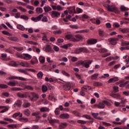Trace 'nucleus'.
Listing matches in <instances>:
<instances>
[{
	"instance_id": "36",
	"label": "nucleus",
	"mask_w": 129,
	"mask_h": 129,
	"mask_svg": "<svg viewBox=\"0 0 129 129\" xmlns=\"http://www.w3.org/2000/svg\"><path fill=\"white\" fill-rule=\"evenodd\" d=\"M82 90H90L91 89V87L89 86H84L82 88Z\"/></svg>"
},
{
	"instance_id": "64",
	"label": "nucleus",
	"mask_w": 129,
	"mask_h": 129,
	"mask_svg": "<svg viewBox=\"0 0 129 129\" xmlns=\"http://www.w3.org/2000/svg\"><path fill=\"white\" fill-rule=\"evenodd\" d=\"M100 52L101 53H106V52H107V50L105 48H102L100 49Z\"/></svg>"
},
{
	"instance_id": "46",
	"label": "nucleus",
	"mask_w": 129,
	"mask_h": 129,
	"mask_svg": "<svg viewBox=\"0 0 129 129\" xmlns=\"http://www.w3.org/2000/svg\"><path fill=\"white\" fill-rule=\"evenodd\" d=\"M44 11L46 13H47L48 12H50V11H51V7L47 6V7H44Z\"/></svg>"
},
{
	"instance_id": "20",
	"label": "nucleus",
	"mask_w": 129,
	"mask_h": 129,
	"mask_svg": "<svg viewBox=\"0 0 129 129\" xmlns=\"http://www.w3.org/2000/svg\"><path fill=\"white\" fill-rule=\"evenodd\" d=\"M51 16L52 18H58V17H60V13L56 11H52L51 12Z\"/></svg>"
},
{
	"instance_id": "63",
	"label": "nucleus",
	"mask_w": 129,
	"mask_h": 129,
	"mask_svg": "<svg viewBox=\"0 0 129 129\" xmlns=\"http://www.w3.org/2000/svg\"><path fill=\"white\" fill-rule=\"evenodd\" d=\"M23 105L24 107H29V106H31V104L29 103H25Z\"/></svg>"
},
{
	"instance_id": "8",
	"label": "nucleus",
	"mask_w": 129,
	"mask_h": 129,
	"mask_svg": "<svg viewBox=\"0 0 129 129\" xmlns=\"http://www.w3.org/2000/svg\"><path fill=\"white\" fill-rule=\"evenodd\" d=\"M68 12L70 15H72L73 14H76V11H75V7L73 6L72 7L68 8Z\"/></svg>"
},
{
	"instance_id": "47",
	"label": "nucleus",
	"mask_w": 129,
	"mask_h": 129,
	"mask_svg": "<svg viewBox=\"0 0 129 129\" xmlns=\"http://www.w3.org/2000/svg\"><path fill=\"white\" fill-rule=\"evenodd\" d=\"M61 73L63 74V75H64V76H67V77H70V75L65 71H62Z\"/></svg>"
},
{
	"instance_id": "18",
	"label": "nucleus",
	"mask_w": 129,
	"mask_h": 129,
	"mask_svg": "<svg viewBox=\"0 0 129 129\" xmlns=\"http://www.w3.org/2000/svg\"><path fill=\"white\" fill-rule=\"evenodd\" d=\"M118 80H119L118 77H115L114 78H112L110 79L108 81V83H112V82H115L116 81H118Z\"/></svg>"
},
{
	"instance_id": "55",
	"label": "nucleus",
	"mask_w": 129,
	"mask_h": 129,
	"mask_svg": "<svg viewBox=\"0 0 129 129\" xmlns=\"http://www.w3.org/2000/svg\"><path fill=\"white\" fill-rule=\"evenodd\" d=\"M3 34H4V35H7V36H12V34H10V32L6 31H2Z\"/></svg>"
},
{
	"instance_id": "32",
	"label": "nucleus",
	"mask_w": 129,
	"mask_h": 129,
	"mask_svg": "<svg viewBox=\"0 0 129 129\" xmlns=\"http://www.w3.org/2000/svg\"><path fill=\"white\" fill-rule=\"evenodd\" d=\"M90 21L92 22V23H93L94 24H95V23L97 24V25H99L100 24V20H95V19H91Z\"/></svg>"
},
{
	"instance_id": "21",
	"label": "nucleus",
	"mask_w": 129,
	"mask_h": 129,
	"mask_svg": "<svg viewBox=\"0 0 129 129\" xmlns=\"http://www.w3.org/2000/svg\"><path fill=\"white\" fill-rule=\"evenodd\" d=\"M0 109H3L0 112L1 113H4L9 110V108L5 106H0Z\"/></svg>"
},
{
	"instance_id": "10",
	"label": "nucleus",
	"mask_w": 129,
	"mask_h": 129,
	"mask_svg": "<svg viewBox=\"0 0 129 129\" xmlns=\"http://www.w3.org/2000/svg\"><path fill=\"white\" fill-rule=\"evenodd\" d=\"M66 40H71L73 42L76 41V40L75 39V38H74V36L72 34H68L66 36Z\"/></svg>"
},
{
	"instance_id": "44",
	"label": "nucleus",
	"mask_w": 129,
	"mask_h": 129,
	"mask_svg": "<svg viewBox=\"0 0 129 129\" xmlns=\"http://www.w3.org/2000/svg\"><path fill=\"white\" fill-rule=\"evenodd\" d=\"M84 19H89V17L88 16H87L86 14H84L82 16V18H80V20H82V21H84Z\"/></svg>"
},
{
	"instance_id": "23",
	"label": "nucleus",
	"mask_w": 129,
	"mask_h": 129,
	"mask_svg": "<svg viewBox=\"0 0 129 129\" xmlns=\"http://www.w3.org/2000/svg\"><path fill=\"white\" fill-rule=\"evenodd\" d=\"M69 47H72V44L69 43V44H64L60 46V47H61L62 49H68Z\"/></svg>"
},
{
	"instance_id": "6",
	"label": "nucleus",
	"mask_w": 129,
	"mask_h": 129,
	"mask_svg": "<svg viewBox=\"0 0 129 129\" xmlns=\"http://www.w3.org/2000/svg\"><path fill=\"white\" fill-rule=\"evenodd\" d=\"M43 17H44V14H41L36 18L32 17L31 18V20L33 22H39V21H41V19H42V18H43Z\"/></svg>"
},
{
	"instance_id": "51",
	"label": "nucleus",
	"mask_w": 129,
	"mask_h": 129,
	"mask_svg": "<svg viewBox=\"0 0 129 129\" xmlns=\"http://www.w3.org/2000/svg\"><path fill=\"white\" fill-rule=\"evenodd\" d=\"M42 90L43 92H46L47 90H48V88L47 87V86L43 85L42 87Z\"/></svg>"
},
{
	"instance_id": "59",
	"label": "nucleus",
	"mask_w": 129,
	"mask_h": 129,
	"mask_svg": "<svg viewBox=\"0 0 129 129\" xmlns=\"http://www.w3.org/2000/svg\"><path fill=\"white\" fill-rule=\"evenodd\" d=\"M17 95L19 97H20L21 98H24V97H25V95L21 93H18L17 94Z\"/></svg>"
},
{
	"instance_id": "30",
	"label": "nucleus",
	"mask_w": 129,
	"mask_h": 129,
	"mask_svg": "<svg viewBox=\"0 0 129 129\" xmlns=\"http://www.w3.org/2000/svg\"><path fill=\"white\" fill-rule=\"evenodd\" d=\"M41 112H46L47 111H49V108L47 107H42L40 109Z\"/></svg>"
},
{
	"instance_id": "7",
	"label": "nucleus",
	"mask_w": 129,
	"mask_h": 129,
	"mask_svg": "<svg viewBox=\"0 0 129 129\" xmlns=\"http://www.w3.org/2000/svg\"><path fill=\"white\" fill-rule=\"evenodd\" d=\"M48 120L49 123H50V124H51V125H54V123H58V122H59V120L51 119L50 116L48 117Z\"/></svg>"
},
{
	"instance_id": "31",
	"label": "nucleus",
	"mask_w": 129,
	"mask_h": 129,
	"mask_svg": "<svg viewBox=\"0 0 129 129\" xmlns=\"http://www.w3.org/2000/svg\"><path fill=\"white\" fill-rule=\"evenodd\" d=\"M120 9L122 12H126V11H128L129 9L124 7V6H121Z\"/></svg>"
},
{
	"instance_id": "28",
	"label": "nucleus",
	"mask_w": 129,
	"mask_h": 129,
	"mask_svg": "<svg viewBox=\"0 0 129 129\" xmlns=\"http://www.w3.org/2000/svg\"><path fill=\"white\" fill-rule=\"evenodd\" d=\"M75 41L74 42H78V41H80V40H82L83 39V37L81 36V35H77L76 36Z\"/></svg>"
},
{
	"instance_id": "53",
	"label": "nucleus",
	"mask_w": 129,
	"mask_h": 129,
	"mask_svg": "<svg viewBox=\"0 0 129 129\" xmlns=\"http://www.w3.org/2000/svg\"><path fill=\"white\" fill-rule=\"evenodd\" d=\"M15 18H16V19H19V18H21V13H17L16 14H15V15H14Z\"/></svg>"
},
{
	"instance_id": "56",
	"label": "nucleus",
	"mask_w": 129,
	"mask_h": 129,
	"mask_svg": "<svg viewBox=\"0 0 129 129\" xmlns=\"http://www.w3.org/2000/svg\"><path fill=\"white\" fill-rule=\"evenodd\" d=\"M53 50H54L55 52H59V48L58 46L56 45H53Z\"/></svg>"
},
{
	"instance_id": "1",
	"label": "nucleus",
	"mask_w": 129,
	"mask_h": 129,
	"mask_svg": "<svg viewBox=\"0 0 129 129\" xmlns=\"http://www.w3.org/2000/svg\"><path fill=\"white\" fill-rule=\"evenodd\" d=\"M16 55L17 57H19V58H21V59H23L24 60H31L32 59V55L30 54H29V53H23V55L17 53H16Z\"/></svg>"
},
{
	"instance_id": "9",
	"label": "nucleus",
	"mask_w": 129,
	"mask_h": 129,
	"mask_svg": "<svg viewBox=\"0 0 129 129\" xmlns=\"http://www.w3.org/2000/svg\"><path fill=\"white\" fill-rule=\"evenodd\" d=\"M22 106V102L20 100L16 101L14 104V107L16 109H19Z\"/></svg>"
},
{
	"instance_id": "50",
	"label": "nucleus",
	"mask_w": 129,
	"mask_h": 129,
	"mask_svg": "<svg viewBox=\"0 0 129 129\" xmlns=\"http://www.w3.org/2000/svg\"><path fill=\"white\" fill-rule=\"evenodd\" d=\"M21 19H23V20H25L26 21H28L29 20V17L26 15H21L20 16Z\"/></svg>"
},
{
	"instance_id": "45",
	"label": "nucleus",
	"mask_w": 129,
	"mask_h": 129,
	"mask_svg": "<svg viewBox=\"0 0 129 129\" xmlns=\"http://www.w3.org/2000/svg\"><path fill=\"white\" fill-rule=\"evenodd\" d=\"M99 35L100 36V37H104V35H105V33L104 32L101 30H99Z\"/></svg>"
},
{
	"instance_id": "5",
	"label": "nucleus",
	"mask_w": 129,
	"mask_h": 129,
	"mask_svg": "<svg viewBox=\"0 0 129 129\" xmlns=\"http://www.w3.org/2000/svg\"><path fill=\"white\" fill-rule=\"evenodd\" d=\"M92 63V61L91 60H85L83 62H82V65L84 67H85V68H88L89 67V65Z\"/></svg>"
},
{
	"instance_id": "34",
	"label": "nucleus",
	"mask_w": 129,
	"mask_h": 129,
	"mask_svg": "<svg viewBox=\"0 0 129 129\" xmlns=\"http://www.w3.org/2000/svg\"><path fill=\"white\" fill-rule=\"evenodd\" d=\"M39 61L40 62V63H45V57L42 56V55H40L39 56Z\"/></svg>"
},
{
	"instance_id": "58",
	"label": "nucleus",
	"mask_w": 129,
	"mask_h": 129,
	"mask_svg": "<svg viewBox=\"0 0 129 129\" xmlns=\"http://www.w3.org/2000/svg\"><path fill=\"white\" fill-rule=\"evenodd\" d=\"M63 33V30H56L53 31V34H62Z\"/></svg>"
},
{
	"instance_id": "48",
	"label": "nucleus",
	"mask_w": 129,
	"mask_h": 129,
	"mask_svg": "<svg viewBox=\"0 0 129 129\" xmlns=\"http://www.w3.org/2000/svg\"><path fill=\"white\" fill-rule=\"evenodd\" d=\"M43 73L40 72L37 74V77L39 79H42V78L43 77Z\"/></svg>"
},
{
	"instance_id": "35",
	"label": "nucleus",
	"mask_w": 129,
	"mask_h": 129,
	"mask_svg": "<svg viewBox=\"0 0 129 129\" xmlns=\"http://www.w3.org/2000/svg\"><path fill=\"white\" fill-rule=\"evenodd\" d=\"M84 50V48H81L80 49H77L75 50L76 54H80V53H81V52H83V50Z\"/></svg>"
},
{
	"instance_id": "52",
	"label": "nucleus",
	"mask_w": 129,
	"mask_h": 129,
	"mask_svg": "<svg viewBox=\"0 0 129 129\" xmlns=\"http://www.w3.org/2000/svg\"><path fill=\"white\" fill-rule=\"evenodd\" d=\"M76 11H77L76 14H80V13L83 12V10H82V9H81L79 8H77Z\"/></svg>"
},
{
	"instance_id": "19",
	"label": "nucleus",
	"mask_w": 129,
	"mask_h": 129,
	"mask_svg": "<svg viewBox=\"0 0 129 129\" xmlns=\"http://www.w3.org/2000/svg\"><path fill=\"white\" fill-rule=\"evenodd\" d=\"M87 43L88 45H93V44H96L97 43V40L94 39H90L88 40Z\"/></svg>"
},
{
	"instance_id": "26",
	"label": "nucleus",
	"mask_w": 129,
	"mask_h": 129,
	"mask_svg": "<svg viewBox=\"0 0 129 129\" xmlns=\"http://www.w3.org/2000/svg\"><path fill=\"white\" fill-rule=\"evenodd\" d=\"M104 107H105V104H104V102H103V101L99 103L98 108L102 109L104 108Z\"/></svg>"
},
{
	"instance_id": "57",
	"label": "nucleus",
	"mask_w": 129,
	"mask_h": 129,
	"mask_svg": "<svg viewBox=\"0 0 129 129\" xmlns=\"http://www.w3.org/2000/svg\"><path fill=\"white\" fill-rule=\"evenodd\" d=\"M78 123H81V124H85L86 123V121L82 120H78Z\"/></svg>"
},
{
	"instance_id": "24",
	"label": "nucleus",
	"mask_w": 129,
	"mask_h": 129,
	"mask_svg": "<svg viewBox=\"0 0 129 129\" xmlns=\"http://www.w3.org/2000/svg\"><path fill=\"white\" fill-rule=\"evenodd\" d=\"M119 31L121 33L126 34L127 33H129V28L120 29Z\"/></svg>"
},
{
	"instance_id": "42",
	"label": "nucleus",
	"mask_w": 129,
	"mask_h": 129,
	"mask_svg": "<svg viewBox=\"0 0 129 129\" xmlns=\"http://www.w3.org/2000/svg\"><path fill=\"white\" fill-rule=\"evenodd\" d=\"M9 65L10 66H17V65H18V63L16 61H11L9 63Z\"/></svg>"
},
{
	"instance_id": "4",
	"label": "nucleus",
	"mask_w": 129,
	"mask_h": 129,
	"mask_svg": "<svg viewBox=\"0 0 129 129\" xmlns=\"http://www.w3.org/2000/svg\"><path fill=\"white\" fill-rule=\"evenodd\" d=\"M126 102V100L123 99L120 102L115 101L114 104L115 106H116L117 107H121V106H125V105L123 104Z\"/></svg>"
},
{
	"instance_id": "25",
	"label": "nucleus",
	"mask_w": 129,
	"mask_h": 129,
	"mask_svg": "<svg viewBox=\"0 0 129 129\" xmlns=\"http://www.w3.org/2000/svg\"><path fill=\"white\" fill-rule=\"evenodd\" d=\"M8 39L10 41H13V42H19V39L16 37H10Z\"/></svg>"
},
{
	"instance_id": "62",
	"label": "nucleus",
	"mask_w": 129,
	"mask_h": 129,
	"mask_svg": "<svg viewBox=\"0 0 129 129\" xmlns=\"http://www.w3.org/2000/svg\"><path fill=\"white\" fill-rule=\"evenodd\" d=\"M13 101V99L11 98H9L6 100V103H10V102H12Z\"/></svg>"
},
{
	"instance_id": "37",
	"label": "nucleus",
	"mask_w": 129,
	"mask_h": 129,
	"mask_svg": "<svg viewBox=\"0 0 129 129\" xmlns=\"http://www.w3.org/2000/svg\"><path fill=\"white\" fill-rule=\"evenodd\" d=\"M39 114H40L39 112H36L35 113H33L32 114V116H36V118H40L41 117L39 116Z\"/></svg>"
},
{
	"instance_id": "38",
	"label": "nucleus",
	"mask_w": 129,
	"mask_h": 129,
	"mask_svg": "<svg viewBox=\"0 0 129 129\" xmlns=\"http://www.w3.org/2000/svg\"><path fill=\"white\" fill-rule=\"evenodd\" d=\"M97 77H98V74H95L91 76V79L92 80H95L97 79Z\"/></svg>"
},
{
	"instance_id": "2",
	"label": "nucleus",
	"mask_w": 129,
	"mask_h": 129,
	"mask_svg": "<svg viewBox=\"0 0 129 129\" xmlns=\"http://www.w3.org/2000/svg\"><path fill=\"white\" fill-rule=\"evenodd\" d=\"M103 7L106 8L109 12H113V13H118V9L115 6H110L109 5L104 4Z\"/></svg>"
},
{
	"instance_id": "12",
	"label": "nucleus",
	"mask_w": 129,
	"mask_h": 129,
	"mask_svg": "<svg viewBox=\"0 0 129 129\" xmlns=\"http://www.w3.org/2000/svg\"><path fill=\"white\" fill-rule=\"evenodd\" d=\"M108 41L111 45H116V43L118 41V38H109Z\"/></svg>"
},
{
	"instance_id": "15",
	"label": "nucleus",
	"mask_w": 129,
	"mask_h": 129,
	"mask_svg": "<svg viewBox=\"0 0 129 129\" xmlns=\"http://www.w3.org/2000/svg\"><path fill=\"white\" fill-rule=\"evenodd\" d=\"M30 63L32 65H34V64H38L39 61L36 57H33L32 59L30 60Z\"/></svg>"
},
{
	"instance_id": "16",
	"label": "nucleus",
	"mask_w": 129,
	"mask_h": 129,
	"mask_svg": "<svg viewBox=\"0 0 129 129\" xmlns=\"http://www.w3.org/2000/svg\"><path fill=\"white\" fill-rule=\"evenodd\" d=\"M9 79H18V80H21L22 81H26V79L23 77L12 76L9 78Z\"/></svg>"
},
{
	"instance_id": "3",
	"label": "nucleus",
	"mask_w": 129,
	"mask_h": 129,
	"mask_svg": "<svg viewBox=\"0 0 129 129\" xmlns=\"http://www.w3.org/2000/svg\"><path fill=\"white\" fill-rule=\"evenodd\" d=\"M29 97L31 101H36L39 99V95L36 93H31L29 95Z\"/></svg>"
},
{
	"instance_id": "17",
	"label": "nucleus",
	"mask_w": 129,
	"mask_h": 129,
	"mask_svg": "<svg viewBox=\"0 0 129 129\" xmlns=\"http://www.w3.org/2000/svg\"><path fill=\"white\" fill-rule=\"evenodd\" d=\"M19 86H21L22 87H24V89H29L30 90H32L33 87L30 86H26L25 84L21 83L19 85Z\"/></svg>"
},
{
	"instance_id": "49",
	"label": "nucleus",
	"mask_w": 129,
	"mask_h": 129,
	"mask_svg": "<svg viewBox=\"0 0 129 129\" xmlns=\"http://www.w3.org/2000/svg\"><path fill=\"white\" fill-rule=\"evenodd\" d=\"M94 86H101L102 85L101 84V83H99V82H95L93 83V84Z\"/></svg>"
},
{
	"instance_id": "61",
	"label": "nucleus",
	"mask_w": 129,
	"mask_h": 129,
	"mask_svg": "<svg viewBox=\"0 0 129 129\" xmlns=\"http://www.w3.org/2000/svg\"><path fill=\"white\" fill-rule=\"evenodd\" d=\"M92 115H93V116L96 119H97V118H98V117H97V116H98V113H93L92 114Z\"/></svg>"
},
{
	"instance_id": "14",
	"label": "nucleus",
	"mask_w": 129,
	"mask_h": 129,
	"mask_svg": "<svg viewBox=\"0 0 129 129\" xmlns=\"http://www.w3.org/2000/svg\"><path fill=\"white\" fill-rule=\"evenodd\" d=\"M19 65L22 66V67H30V63L27 61H21L19 63Z\"/></svg>"
},
{
	"instance_id": "43",
	"label": "nucleus",
	"mask_w": 129,
	"mask_h": 129,
	"mask_svg": "<svg viewBox=\"0 0 129 129\" xmlns=\"http://www.w3.org/2000/svg\"><path fill=\"white\" fill-rule=\"evenodd\" d=\"M36 11L37 14H41L43 13V9L41 8H37L36 9Z\"/></svg>"
},
{
	"instance_id": "11",
	"label": "nucleus",
	"mask_w": 129,
	"mask_h": 129,
	"mask_svg": "<svg viewBox=\"0 0 129 129\" xmlns=\"http://www.w3.org/2000/svg\"><path fill=\"white\" fill-rule=\"evenodd\" d=\"M59 117L62 119H67L70 117V115L68 113H63L59 115Z\"/></svg>"
},
{
	"instance_id": "41",
	"label": "nucleus",
	"mask_w": 129,
	"mask_h": 129,
	"mask_svg": "<svg viewBox=\"0 0 129 129\" xmlns=\"http://www.w3.org/2000/svg\"><path fill=\"white\" fill-rule=\"evenodd\" d=\"M17 9H18V10H20V11L23 13H26V12H27V10L22 7H18Z\"/></svg>"
},
{
	"instance_id": "27",
	"label": "nucleus",
	"mask_w": 129,
	"mask_h": 129,
	"mask_svg": "<svg viewBox=\"0 0 129 129\" xmlns=\"http://www.w3.org/2000/svg\"><path fill=\"white\" fill-rule=\"evenodd\" d=\"M25 43L26 44H30V45H37L38 44L37 42L33 41H29V40H26Z\"/></svg>"
},
{
	"instance_id": "40",
	"label": "nucleus",
	"mask_w": 129,
	"mask_h": 129,
	"mask_svg": "<svg viewBox=\"0 0 129 129\" xmlns=\"http://www.w3.org/2000/svg\"><path fill=\"white\" fill-rule=\"evenodd\" d=\"M71 88H70V86L68 85V84H67L63 86V89L64 90H70Z\"/></svg>"
},
{
	"instance_id": "22",
	"label": "nucleus",
	"mask_w": 129,
	"mask_h": 129,
	"mask_svg": "<svg viewBox=\"0 0 129 129\" xmlns=\"http://www.w3.org/2000/svg\"><path fill=\"white\" fill-rule=\"evenodd\" d=\"M67 126V123L66 122H61L59 123L58 128L59 129H64Z\"/></svg>"
},
{
	"instance_id": "13",
	"label": "nucleus",
	"mask_w": 129,
	"mask_h": 129,
	"mask_svg": "<svg viewBox=\"0 0 129 129\" xmlns=\"http://www.w3.org/2000/svg\"><path fill=\"white\" fill-rule=\"evenodd\" d=\"M7 84L8 85H9V86H16L18 85V83L17 81H10Z\"/></svg>"
},
{
	"instance_id": "54",
	"label": "nucleus",
	"mask_w": 129,
	"mask_h": 129,
	"mask_svg": "<svg viewBox=\"0 0 129 129\" xmlns=\"http://www.w3.org/2000/svg\"><path fill=\"white\" fill-rule=\"evenodd\" d=\"M18 71L20 72V73H24V74L28 75V72L26 71V70H23V69H19L18 70Z\"/></svg>"
},
{
	"instance_id": "60",
	"label": "nucleus",
	"mask_w": 129,
	"mask_h": 129,
	"mask_svg": "<svg viewBox=\"0 0 129 129\" xmlns=\"http://www.w3.org/2000/svg\"><path fill=\"white\" fill-rule=\"evenodd\" d=\"M8 127H11L12 128H15L17 127V125L16 124H9L8 125Z\"/></svg>"
},
{
	"instance_id": "39",
	"label": "nucleus",
	"mask_w": 129,
	"mask_h": 129,
	"mask_svg": "<svg viewBox=\"0 0 129 129\" xmlns=\"http://www.w3.org/2000/svg\"><path fill=\"white\" fill-rule=\"evenodd\" d=\"M24 113L25 115L29 116V115L31 114V111H30V110H29V109H26L24 110Z\"/></svg>"
},
{
	"instance_id": "29",
	"label": "nucleus",
	"mask_w": 129,
	"mask_h": 129,
	"mask_svg": "<svg viewBox=\"0 0 129 129\" xmlns=\"http://www.w3.org/2000/svg\"><path fill=\"white\" fill-rule=\"evenodd\" d=\"M17 29H18V30H20V31H25V27H24V26H22V25H20V24L17 25Z\"/></svg>"
},
{
	"instance_id": "33",
	"label": "nucleus",
	"mask_w": 129,
	"mask_h": 129,
	"mask_svg": "<svg viewBox=\"0 0 129 129\" xmlns=\"http://www.w3.org/2000/svg\"><path fill=\"white\" fill-rule=\"evenodd\" d=\"M19 115H20V117H23V114H21V112L15 113L13 115V117H14V118H16V117H17V116H19Z\"/></svg>"
}]
</instances>
